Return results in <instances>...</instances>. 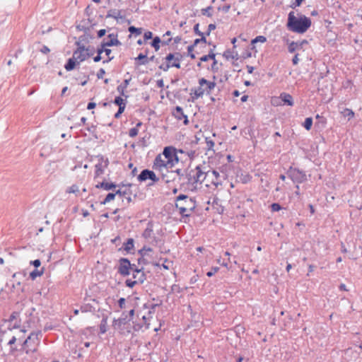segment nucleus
<instances>
[{
  "mask_svg": "<svg viewBox=\"0 0 362 362\" xmlns=\"http://www.w3.org/2000/svg\"><path fill=\"white\" fill-rule=\"evenodd\" d=\"M310 25L311 21L309 18L305 16L296 18L293 11L288 13L287 26L291 30L298 33H304L310 27Z\"/></svg>",
  "mask_w": 362,
  "mask_h": 362,
  "instance_id": "obj_1",
  "label": "nucleus"
},
{
  "mask_svg": "<svg viewBox=\"0 0 362 362\" xmlns=\"http://www.w3.org/2000/svg\"><path fill=\"white\" fill-rule=\"evenodd\" d=\"M175 206L182 216H189L194 209L196 204L192 198L180 194L177 197Z\"/></svg>",
  "mask_w": 362,
  "mask_h": 362,
  "instance_id": "obj_2",
  "label": "nucleus"
},
{
  "mask_svg": "<svg viewBox=\"0 0 362 362\" xmlns=\"http://www.w3.org/2000/svg\"><path fill=\"white\" fill-rule=\"evenodd\" d=\"M177 163L178 159H164L162 156L158 155L154 160L153 168L163 173L164 170L172 168Z\"/></svg>",
  "mask_w": 362,
  "mask_h": 362,
  "instance_id": "obj_3",
  "label": "nucleus"
},
{
  "mask_svg": "<svg viewBox=\"0 0 362 362\" xmlns=\"http://www.w3.org/2000/svg\"><path fill=\"white\" fill-rule=\"evenodd\" d=\"M78 48L74 52V59L79 62H83L90 56L93 54V50L89 47L86 48L84 45H81V40L76 42Z\"/></svg>",
  "mask_w": 362,
  "mask_h": 362,
  "instance_id": "obj_4",
  "label": "nucleus"
},
{
  "mask_svg": "<svg viewBox=\"0 0 362 362\" xmlns=\"http://www.w3.org/2000/svg\"><path fill=\"white\" fill-rule=\"evenodd\" d=\"M41 332H32L24 342V346L28 348L26 353L35 352L37 351V346L40 343Z\"/></svg>",
  "mask_w": 362,
  "mask_h": 362,
  "instance_id": "obj_5",
  "label": "nucleus"
},
{
  "mask_svg": "<svg viewBox=\"0 0 362 362\" xmlns=\"http://www.w3.org/2000/svg\"><path fill=\"white\" fill-rule=\"evenodd\" d=\"M182 56L180 53L176 54H169L165 57L168 64L165 66H160V69H163L164 71H167L170 67L174 66L177 69L180 68V62L181 60Z\"/></svg>",
  "mask_w": 362,
  "mask_h": 362,
  "instance_id": "obj_6",
  "label": "nucleus"
},
{
  "mask_svg": "<svg viewBox=\"0 0 362 362\" xmlns=\"http://www.w3.org/2000/svg\"><path fill=\"white\" fill-rule=\"evenodd\" d=\"M139 253L141 255L139 262L141 261L144 264H154V258L152 255L153 250L151 248L144 247L139 250Z\"/></svg>",
  "mask_w": 362,
  "mask_h": 362,
  "instance_id": "obj_7",
  "label": "nucleus"
},
{
  "mask_svg": "<svg viewBox=\"0 0 362 362\" xmlns=\"http://www.w3.org/2000/svg\"><path fill=\"white\" fill-rule=\"evenodd\" d=\"M210 185H214L216 187L221 185L220 175L216 170H207V180L206 186L209 187Z\"/></svg>",
  "mask_w": 362,
  "mask_h": 362,
  "instance_id": "obj_8",
  "label": "nucleus"
},
{
  "mask_svg": "<svg viewBox=\"0 0 362 362\" xmlns=\"http://www.w3.org/2000/svg\"><path fill=\"white\" fill-rule=\"evenodd\" d=\"M137 179L139 182H144L148 179L152 180L153 182H156L159 180L155 173L148 169L143 170L139 175Z\"/></svg>",
  "mask_w": 362,
  "mask_h": 362,
  "instance_id": "obj_9",
  "label": "nucleus"
},
{
  "mask_svg": "<svg viewBox=\"0 0 362 362\" xmlns=\"http://www.w3.org/2000/svg\"><path fill=\"white\" fill-rule=\"evenodd\" d=\"M131 269H132V266L130 262L126 258H122L119 261L118 272L123 276H127L130 274Z\"/></svg>",
  "mask_w": 362,
  "mask_h": 362,
  "instance_id": "obj_10",
  "label": "nucleus"
},
{
  "mask_svg": "<svg viewBox=\"0 0 362 362\" xmlns=\"http://www.w3.org/2000/svg\"><path fill=\"white\" fill-rule=\"evenodd\" d=\"M289 177L293 182L298 183H301L306 180V175L298 169L291 170Z\"/></svg>",
  "mask_w": 362,
  "mask_h": 362,
  "instance_id": "obj_11",
  "label": "nucleus"
},
{
  "mask_svg": "<svg viewBox=\"0 0 362 362\" xmlns=\"http://www.w3.org/2000/svg\"><path fill=\"white\" fill-rule=\"evenodd\" d=\"M177 151L175 148L171 146H167L164 148L162 154H159V156H162L164 159L167 158L169 160L178 159L177 156L176 154Z\"/></svg>",
  "mask_w": 362,
  "mask_h": 362,
  "instance_id": "obj_12",
  "label": "nucleus"
},
{
  "mask_svg": "<svg viewBox=\"0 0 362 362\" xmlns=\"http://www.w3.org/2000/svg\"><path fill=\"white\" fill-rule=\"evenodd\" d=\"M197 167L194 169H192L186 174V178L187 179L188 184L191 185L193 188H195V185L198 184L199 181H197Z\"/></svg>",
  "mask_w": 362,
  "mask_h": 362,
  "instance_id": "obj_13",
  "label": "nucleus"
},
{
  "mask_svg": "<svg viewBox=\"0 0 362 362\" xmlns=\"http://www.w3.org/2000/svg\"><path fill=\"white\" fill-rule=\"evenodd\" d=\"M120 42L117 40V35L115 34H110L107 36V39H105L102 43L103 47H111L114 45H120Z\"/></svg>",
  "mask_w": 362,
  "mask_h": 362,
  "instance_id": "obj_14",
  "label": "nucleus"
},
{
  "mask_svg": "<svg viewBox=\"0 0 362 362\" xmlns=\"http://www.w3.org/2000/svg\"><path fill=\"white\" fill-rule=\"evenodd\" d=\"M197 181H199V184H202L204 182H205L206 184L207 180V171L203 170L202 167L198 165L197 166Z\"/></svg>",
  "mask_w": 362,
  "mask_h": 362,
  "instance_id": "obj_15",
  "label": "nucleus"
},
{
  "mask_svg": "<svg viewBox=\"0 0 362 362\" xmlns=\"http://www.w3.org/2000/svg\"><path fill=\"white\" fill-rule=\"evenodd\" d=\"M133 279L137 282V284H142L145 279V274L142 269H135L132 273Z\"/></svg>",
  "mask_w": 362,
  "mask_h": 362,
  "instance_id": "obj_16",
  "label": "nucleus"
},
{
  "mask_svg": "<svg viewBox=\"0 0 362 362\" xmlns=\"http://www.w3.org/2000/svg\"><path fill=\"white\" fill-rule=\"evenodd\" d=\"M199 83L200 86H206V88L204 89L208 93H209V91H211L212 89H214L216 86V83L214 82L209 81L204 78L199 79Z\"/></svg>",
  "mask_w": 362,
  "mask_h": 362,
  "instance_id": "obj_17",
  "label": "nucleus"
},
{
  "mask_svg": "<svg viewBox=\"0 0 362 362\" xmlns=\"http://www.w3.org/2000/svg\"><path fill=\"white\" fill-rule=\"evenodd\" d=\"M107 18H112L116 20L124 18V16L122 15V11L117 9H111L108 11L107 14Z\"/></svg>",
  "mask_w": 362,
  "mask_h": 362,
  "instance_id": "obj_18",
  "label": "nucleus"
},
{
  "mask_svg": "<svg viewBox=\"0 0 362 362\" xmlns=\"http://www.w3.org/2000/svg\"><path fill=\"white\" fill-rule=\"evenodd\" d=\"M136 64L139 65H145L148 63V59L147 58V53L139 54L137 57L135 58Z\"/></svg>",
  "mask_w": 362,
  "mask_h": 362,
  "instance_id": "obj_19",
  "label": "nucleus"
},
{
  "mask_svg": "<svg viewBox=\"0 0 362 362\" xmlns=\"http://www.w3.org/2000/svg\"><path fill=\"white\" fill-rule=\"evenodd\" d=\"M280 98L285 104H287L288 105L290 106H292L293 105V98L291 95L284 93L281 94Z\"/></svg>",
  "mask_w": 362,
  "mask_h": 362,
  "instance_id": "obj_20",
  "label": "nucleus"
},
{
  "mask_svg": "<svg viewBox=\"0 0 362 362\" xmlns=\"http://www.w3.org/2000/svg\"><path fill=\"white\" fill-rule=\"evenodd\" d=\"M304 43V42H302L300 43L292 42L288 45V52L291 53H293L300 49L302 48V45Z\"/></svg>",
  "mask_w": 362,
  "mask_h": 362,
  "instance_id": "obj_21",
  "label": "nucleus"
},
{
  "mask_svg": "<svg viewBox=\"0 0 362 362\" xmlns=\"http://www.w3.org/2000/svg\"><path fill=\"white\" fill-rule=\"evenodd\" d=\"M95 187L97 188H103L105 190H110V189H112L113 188H115L116 187V185H115L113 183H107V182H102L96 185Z\"/></svg>",
  "mask_w": 362,
  "mask_h": 362,
  "instance_id": "obj_22",
  "label": "nucleus"
},
{
  "mask_svg": "<svg viewBox=\"0 0 362 362\" xmlns=\"http://www.w3.org/2000/svg\"><path fill=\"white\" fill-rule=\"evenodd\" d=\"M107 165V160L105 161V165H103L102 163H99L95 165V177H98L102 175L104 172V168Z\"/></svg>",
  "mask_w": 362,
  "mask_h": 362,
  "instance_id": "obj_23",
  "label": "nucleus"
},
{
  "mask_svg": "<svg viewBox=\"0 0 362 362\" xmlns=\"http://www.w3.org/2000/svg\"><path fill=\"white\" fill-rule=\"evenodd\" d=\"M129 81H130V79H125L123 83H122L117 86V90L122 95H124V96L125 95L124 90L127 88V87L128 86Z\"/></svg>",
  "mask_w": 362,
  "mask_h": 362,
  "instance_id": "obj_24",
  "label": "nucleus"
},
{
  "mask_svg": "<svg viewBox=\"0 0 362 362\" xmlns=\"http://www.w3.org/2000/svg\"><path fill=\"white\" fill-rule=\"evenodd\" d=\"M75 60L76 59H74V57L68 60L67 63L65 65V69L66 71H71L74 69L76 65Z\"/></svg>",
  "mask_w": 362,
  "mask_h": 362,
  "instance_id": "obj_25",
  "label": "nucleus"
},
{
  "mask_svg": "<svg viewBox=\"0 0 362 362\" xmlns=\"http://www.w3.org/2000/svg\"><path fill=\"white\" fill-rule=\"evenodd\" d=\"M44 273V269L42 268L41 270L35 269L30 274V277L34 280L36 277L40 276Z\"/></svg>",
  "mask_w": 362,
  "mask_h": 362,
  "instance_id": "obj_26",
  "label": "nucleus"
},
{
  "mask_svg": "<svg viewBox=\"0 0 362 362\" xmlns=\"http://www.w3.org/2000/svg\"><path fill=\"white\" fill-rule=\"evenodd\" d=\"M126 322L125 318H119L118 320H115L113 322V327L115 329L120 328L122 325H124Z\"/></svg>",
  "mask_w": 362,
  "mask_h": 362,
  "instance_id": "obj_27",
  "label": "nucleus"
},
{
  "mask_svg": "<svg viewBox=\"0 0 362 362\" xmlns=\"http://www.w3.org/2000/svg\"><path fill=\"white\" fill-rule=\"evenodd\" d=\"M153 229L151 226H148L143 233V237L146 239H148L151 237Z\"/></svg>",
  "mask_w": 362,
  "mask_h": 362,
  "instance_id": "obj_28",
  "label": "nucleus"
},
{
  "mask_svg": "<svg viewBox=\"0 0 362 362\" xmlns=\"http://www.w3.org/2000/svg\"><path fill=\"white\" fill-rule=\"evenodd\" d=\"M128 30L130 33L136 34V35H139L142 33L141 28H135L134 26H130Z\"/></svg>",
  "mask_w": 362,
  "mask_h": 362,
  "instance_id": "obj_29",
  "label": "nucleus"
},
{
  "mask_svg": "<svg viewBox=\"0 0 362 362\" xmlns=\"http://www.w3.org/2000/svg\"><path fill=\"white\" fill-rule=\"evenodd\" d=\"M209 59H215V54L211 52L209 54L202 56L200 58L201 62H206Z\"/></svg>",
  "mask_w": 362,
  "mask_h": 362,
  "instance_id": "obj_30",
  "label": "nucleus"
},
{
  "mask_svg": "<svg viewBox=\"0 0 362 362\" xmlns=\"http://www.w3.org/2000/svg\"><path fill=\"white\" fill-rule=\"evenodd\" d=\"M134 247V240L132 238H129L127 240V243H125L124 250L127 251H130Z\"/></svg>",
  "mask_w": 362,
  "mask_h": 362,
  "instance_id": "obj_31",
  "label": "nucleus"
},
{
  "mask_svg": "<svg viewBox=\"0 0 362 362\" xmlns=\"http://www.w3.org/2000/svg\"><path fill=\"white\" fill-rule=\"evenodd\" d=\"M175 110H176V114H177V115H176V116H177L179 119H180V115H178V114H180L182 116H183V117L185 118V124H187V122H188V119H187V116H185V115H184L183 111H182V109L180 107H178V106H177V107H176Z\"/></svg>",
  "mask_w": 362,
  "mask_h": 362,
  "instance_id": "obj_32",
  "label": "nucleus"
},
{
  "mask_svg": "<svg viewBox=\"0 0 362 362\" xmlns=\"http://www.w3.org/2000/svg\"><path fill=\"white\" fill-rule=\"evenodd\" d=\"M160 39L159 37H156L153 38L151 45L155 48L156 51L159 49V43L160 42Z\"/></svg>",
  "mask_w": 362,
  "mask_h": 362,
  "instance_id": "obj_33",
  "label": "nucleus"
},
{
  "mask_svg": "<svg viewBox=\"0 0 362 362\" xmlns=\"http://www.w3.org/2000/svg\"><path fill=\"white\" fill-rule=\"evenodd\" d=\"M342 113L345 117H348L349 120L351 119L354 115V112L349 109H345Z\"/></svg>",
  "mask_w": 362,
  "mask_h": 362,
  "instance_id": "obj_34",
  "label": "nucleus"
},
{
  "mask_svg": "<svg viewBox=\"0 0 362 362\" xmlns=\"http://www.w3.org/2000/svg\"><path fill=\"white\" fill-rule=\"evenodd\" d=\"M313 124V119L311 117H308L305 119L304 122V127L307 130H310Z\"/></svg>",
  "mask_w": 362,
  "mask_h": 362,
  "instance_id": "obj_35",
  "label": "nucleus"
},
{
  "mask_svg": "<svg viewBox=\"0 0 362 362\" xmlns=\"http://www.w3.org/2000/svg\"><path fill=\"white\" fill-rule=\"evenodd\" d=\"M116 196V194H114V193H109L105 199H104V201L102 202L103 204H105L106 203L113 200L115 199Z\"/></svg>",
  "mask_w": 362,
  "mask_h": 362,
  "instance_id": "obj_36",
  "label": "nucleus"
},
{
  "mask_svg": "<svg viewBox=\"0 0 362 362\" xmlns=\"http://www.w3.org/2000/svg\"><path fill=\"white\" fill-rule=\"evenodd\" d=\"M205 89L203 86H200L197 90H195L194 95L197 98L202 97L204 93Z\"/></svg>",
  "mask_w": 362,
  "mask_h": 362,
  "instance_id": "obj_37",
  "label": "nucleus"
},
{
  "mask_svg": "<svg viewBox=\"0 0 362 362\" xmlns=\"http://www.w3.org/2000/svg\"><path fill=\"white\" fill-rule=\"evenodd\" d=\"M211 9H212L211 6H209V7H207L206 8L202 9V15L211 17L212 16V13L210 12V10H211Z\"/></svg>",
  "mask_w": 362,
  "mask_h": 362,
  "instance_id": "obj_38",
  "label": "nucleus"
},
{
  "mask_svg": "<svg viewBox=\"0 0 362 362\" xmlns=\"http://www.w3.org/2000/svg\"><path fill=\"white\" fill-rule=\"evenodd\" d=\"M267 40L266 37L262 35L257 36L254 40H252V43H256V42H265Z\"/></svg>",
  "mask_w": 362,
  "mask_h": 362,
  "instance_id": "obj_39",
  "label": "nucleus"
},
{
  "mask_svg": "<svg viewBox=\"0 0 362 362\" xmlns=\"http://www.w3.org/2000/svg\"><path fill=\"white\" fill-rule=\"evenodd\" d=\"M125 284L127 286L133 288L136 284H137V282L134 279H127Z\"/></svg>",
  "mask_w": 362,
  "mask_h": 362,
  "instance_id": "obj_40",
  "label": "nucleus"
},
{
  "mask_svg": "<svg viewBox=\"0 0 362 362\" xmlns=\"http://www.w3.org/2000/svg\"><path fill=\"white\" fill-rule=\"evenodd\" d=\"M138 132H139L138 129L136 127H134V128L130 129L129 135L131 137H134L138 134Z\"/></svg>",
  "mask_w": 362,
  "mask_h": 362,
  "instance_id": "obj_41",
  "label": "nucleus"
},
{
  "mask_svg": "<svg viewBox=\"0 0 362 362\" xmlns=\"http://www.w3.org/2000/svg\"><path fill=\"white\" fill-rule=\"evenodd\" d=\"M114 102L118 106L125 105L124 99H122L121 97H116Z\"/></svg>",
  "mask_w": 362,
  "mask_h": 362,
  "instance_id": "obj_42",
  "label": "nucleus"
},
{
  "mask_svg": "<svg viewBox=\"0 0 362 362\" xmlns=\"http://www.w3.org/2000/svg\"><path fill=\"white\" fill-rule=\"evenodd\" d=\"M78 187L77 185H72L67 189L68 193H76L78 192Z\"/></svg>",
  "mask_w": 362,
  "mask_h": 362,
  "instance_id": "obj_43",
  "label": "nucleus"
},
{
  "mask_svg": "<svg viewBox=\"0 0 362 362\" xmlns=\"http://www.w3.org/2000/svg\"><path fill=\"white\" fill-rule=\"evenodd\" d=\"M271 209L272 211H279L281 206L277 203H274L271 205Z\"/></svg>",
  "mask_w": 362,
  "mask_h": 362,
  "instance_id": "obj_44",
  "label": "nucleus"
},
{
  "mask_svg": "<svg viewBox=\"0 0 362 362\" xmlns=\"http://www.w3.org/2000/svg\"><path fill=\"white\" fill-rule=\"evenodd\" d=\"M104 52H105V54L108 57V60L103 61V63L108 62L109 61H111L113 59V57H110V54H111V49H105Z\"/></svg>",
  "mask_w": 362,
  "mask_h": 362,
  "instance_id": "obj_45",
  "label": "nucleus"
},
{
  "mask_svg": "<svg viewBox=\"0 0 362 362\" xmlns=\"http://www.w3.org/2000/svg\"><path fill=\"white\" fill-rule=\"evenodd\" d=\"M199 42H201V41L199 40V39H196V40H194V44H193L192 45H190V46H189V47H188V48H187V51H188V52L193 51L194 47H195L198 43H199Z\"/></svg>",
  "mask_w": 362,
  "mask_h": 362,
  "instance_id": "obj_46",
  "label": "nucleus"
},
{
  "mask_svg": "<svg viewBox=\"0 0 362 362\" xmlns=\"http://www.w3.org/2000/svg\"><path fill=\"white\" fill-rule=\"evenodd\" d=\"M218 269H219L218 267H214L211 269V271H209L206 273V275L209 277L212 276L214 274H216L218 271Z\"/></svg>",
  "mask_w": 362,
  "mask_h": 362,
  "instance_id": "obj_47",
  "label": "nucleus"
},
{
  "mask_svg": "<svg viewBox=\"0 0 362 362\" xmlns=\"http://www.w3.org/2000/svg\"><path fill=\"white\" fill-rule=\"evenodd\" d=\"M199 23H197L194 26V33L198 35L199 36H202L204 35V33L201 31H199Z\"/></svg>",
  "mask_w": 362,
  "mask_h": 362,
  "instance_id": "obj_48",
  "label": "nucleus"
},
{
  "mask_svg": "<svg viewBox=\"0 0 362 362\" xmlns=\"http://www.w3.org/2000/svg\"><path fill=\"white\" fill-rule=\"evenodd\" d=\"M216 29V25L215 24H209V26H208V30L207 32L206 33V35H210V33L215 30Z\"/></svg>",
  "mask_w": 362,
  "mask_h": 362,
  "instance_id": "obj_49",
  "label": "nucleus"
},
{
  "mask_svg": "<svg viewBox=\"0 0 362 362\" xmlns=\"http://www.w3.org/2000/svg\"><path fill=\"white\" fill-rule=\"evenodd\" d=\"M105 74V69H100L97 74V77L98 78H103Z\"/></svg>",
  "mask_w": 362,
  "mask_h": 362,
  "instance_id": "obj_50",
  "label": "nucleus"
},
{
  "mask_svg": "<svg viewBox=\"0 0 362 362\" xmlns=\"http://www.w3.org/2000/svg\"><path fill=\"white\" fill-rule=\"evenodd\" d=\"M30 264H33L34 267L37 268L40 266L41 262L40 261V259H35L34 261H31Z\"/></svg>",
  "mask_w": 362,
  "mask_h": 362,
  "instance_id": "obj_51",
  "label": "nucleus"
},
{
  "mask_svg": "<svg viewBox=\"0 0 362 362\" xmlns=\"http://www.w3.org/2000/svg\"><path fill=\"white\" fill-rule=\"evenodd\" d=\"M152 36H153V34L150 31H147L144 33V39L145 40H149V39H151L152 38Z\"/></svg>",
  "mask_w": 362,
  "mask_h": 362,
  "instance_id": "obj_52",
  "label": "nucleus"
},
{
  "mask_svg": "<svg viewBox=\"0 0 362 362\" xmlns=\"http://www.w3.org/2000/svg\"><path fill=\"white\" fill-rule=\"evenodd\" d=\"M304 0H296L295 3H293L291 6V8H296V6H299L302 2Z\"/></svg>",
  "mask_w": 362,
  "mask_h": 362,
  "instance_id": "obj_53",
  "label": "nucleus"
},
{
  "mask_svg": "<svg viewBox=\"0 0 362 362\" xmlns=\"http://www.w3.org/2000/svg\"><path fill=\"white\" fill-rule=\"evenodd\" d=\"M103 322H104V324H101L100 325V330L101 333H105L106 332V328H105L106 321L105 320H103Z\"/></svg>",
  "mask_w": 362,
  "mask_h": 362,
  "instance_id": "obj_54",
  "label": "nucleus"
},
{
  "mask_svg": "<svg viewBox=\"0 0 362 362\" xmlns=\"http://www.w3.org/2000/svg\"><path fill=\"white\" fill-rule=\"evenodd\" d=\"M40 52L43 54H47L50 52V49L47 46H43L42 49H40Z\"/></svg>",
  "mask_w": 362,
  "mask_h": 362,
  "instance_id": "obj_55",
  "label": "nucleus"
},
{
  "mask_svg": "<svg viewBox=\"0 0 362 362\" xmlns=\"http://www.w3.org/2000/svg\"><path fill=\"white\" fill-rule=\"evenodd\" d=\"M119 305L121 308H122L125 304V299L124 298H121L118 301Z\"/></svg>",
  "mask_w": 362,
  "mask_h": 362,
  "instance_id": "obj_56",
  "label": "nucleus"
},
{
  "mask_svg": "<svg viewBox=\"0 0 362 362\" xmlns=\"http://www.w3.org/2000/svg\"><path fill=\"white\" fill-rule=\"evenodd\" d=\"M106 33V30L105 29H102V30H100L98 33V36L99 37H102L103 36H104Z\"/></svg>",
  "mask_w": 362,
  "mask_h": 362,
  "instance_id": "obj_57",
  "label": "nucleus"
},
{
  "mask_svg": "<svg viewBox=\"0 0 362 362\" xmlns=\"http://www.w3.org/2000/svg\"><path fill=\"white\" fill-rule=\"evenodd\" d=\"M298 61H299V59H298V54H296L294 56V57L293 58V59H292L293 64L294 65H296L298 63Z\"/></svg>",
  "mask_w": 362,
  "mask_h": 362,
  "instance_id": "obj_58",
  "label": "nucleus"
},
{
  "mask_svg": "<svg viewBox=\"0 0 362 362\" xmlns=\"http://www.w3.org/2000/svg\"><path fill=\"white\" fill-rule=\"evenodd\" d=\"M125 106H126V105H122L119 106V110L117 111L119 112V114H122L124 112V110L125 109Z\"/></svg>",
  "mask_w": 362,
  "mask_h": 362,
  "instance_id": "obj_59",
  "label": "nucleus"
},
{
  "mask_svg": "<svg viewBox=\"0 0 362 362\" xmlns=\"http://www.w3.org/2000/svg\"><path fill=\"white\" fill-rule=\"evenodd\" d=\"M96 104L95 103H89L88 104L87 108L88 110L93 109L95 107Z\"/></svg>",
  "mask_w": 362,
  "mask_h": 362,
  "instance_id": "obj_60",
  "label": "nucleus"
},
{
  "mask_svg": "<svg viewBox=\"0 0 362 362\" xmlns=\"http://www.w3.org/2000/svg\"><path fill=\"white\" fill-rule=\"evenodd\" d=\"M86 39H87V37L86 35H82L79 37L78 41L81 40V45H84L83 42H85L86 40Z\"/></svg>",
  "mask_w": 362,
  "mask_h": 362,
  "instance_id": "obj_61",
  "label": "nucleus"
},
{
  "mask_svg": "<svg viewBox=\"0 0 362 362\" xmlns=\"http://www.w3.org/2000/svg\"><path fill=\"white\" fill-rule=\"evenodd\" d=\"M101 59H102L101 54H98V55L96 57H95L93 59H94V62H98L99 61L101 60Z\"/></svg>",
  "mask_w": 362,
  "mask_h": 362,
  "instance_id": "obj_62",
  "label": "nucleus"
},
{
  "mask_svg": "<svg viewBox=\"0 0 362 362\" xmlns=\"http://www.w3.org/2000/svg\"><path fill=\"white\" fill-rule=\"evenodd\" d=\"M157 85L159 88H163V86H164V83H163V81L161 79V80H158L157 81Z\"/></svg>",
  "mask_w": 362,
  "mask_h": 362,
  "instance_id": "obj_63",
  "label": "nucleus"
},
{
  "mask_svg": "<svg viewBox=\"0 0 362 362\" xmlns=\"http://www.w3.org/2000/svg\"><path fill=\"white\" fill-rule=\"evenodd\" d=\"M175 173H177V174L180 177H182V176L184 175H183V173H182V170H181V169H177V170H175Z\"/></svg>",
  "mask_w": 362,
  "mask_h": 362,
  "instance_id": "obj_64",
  "label": "nucleus"
}]
</instances>
